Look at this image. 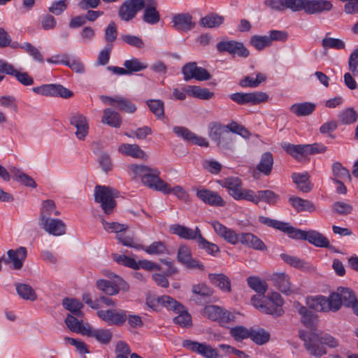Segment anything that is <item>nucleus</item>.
Here are the masks:
<instances>
[{"label": "nucleus", "instance_id": "f257e3e1", "mask_svg": "<svg viewBox=\"0 0 358 358\" xmlns=\"http://www.w3.org/2000/svg\"><path fill=\"white\" fill-rule=\"evenodd\" d=\"M131 169L136 177L141 178L142 182L151 189L163 192L164 194H174L178 199L186 200L188 194L180 186L173 188L159 178L160 171L145 165L133 164Z\"/></svg>", "mask_w": 358, "mask_h": 358}, {"label": "nucleus", "instance_id": "f03ea898", "mask_svg": "<svg viewBox=\"0 0 358 358\" xmlns=\"http://www.w3.org/2000/svg\"><path fill=\"white\" fill-rule=\"evenodd\" d=\"M286 10L292 12L304 10L308 15H315L332 10L333 4L329 0H285Z\"/></svg>", "mask_w": 358, "mask_h": 358}, {"label": "nucleus", "instance_id": "7ed1b4c3", "mask_svg": "<svg viewBox=\"0 0 358 358\" xmlns=\"http://www.w3.org/2000/svg\"><path fill=\"white\" fill-rule=\"evenodd\" d=\"M157 302L169 310H173L178 315L175 317L173 321L176 324L183 327H188L192 324V317L186 308L180 303L168 295L158 297Z\"/></svg>", "mask_w": 358, "mask_h": 358}, {"label": "nucleus", "instance_id": "20e7f679", "mask_svg": "<svg viewBox=\"0 0 358 358\" xmlns=\"http://www.w3.org/2000/svg\"><path fill=\"white\" fill-rule=\"evenodd\" d=\"M217 183L227 189L228 194L235 200L249 201L252 189L243 187V182L238 177L230 176L217 180Z\"/></svg>", "mask_w": 358, "mask_h": 358}, {"label": "nucleus", "instance_id": "39448f33", "mask_svg": "<svg viewBox=\"0 0 358 358\" xmlns=\"http://www.w3.org/2000/svg\"><path fill=\"white\" fill-rule=\"evenodd\" d=\"M117 193V191L112 187L96 185L94 188V201L100 203L106 214L110 215L116 206L115 198Z\"/></svg>", "mask_w": 358, "mask_h": 358}, {"label": "nucleus", "instance_id": "423d86ee", "mask_svg": "<svg viewBox=\"0 0 358 358\" xmlns=\"http://www.w3.org/2000/svg\"><path fill=\"white\" fill-rule=\"evenodd\" d=\"M338 296L336 294H330L328 298L322 295L308 296L306 303L308 308L320 312L338 310Z\"/></svg>", "mask_w": 358, "mask_h": 358}, {"label": "nucleus", "instance_id": "0eeeda50", "mask_svg": "<svg viewBox=\"0 0 358 358\" xmlns=\"http://www.w3.org/2000/svg\"><path fill=\"white\" fill-rule=\"evenodd\" d=\"M208 136L212 141L223 148H229L232 143V136L227 131L226 126L219 122H211L208 125Z\"/></svg>", "mask_w": 358, "mask_h": 358}, {"label": "nucleus", "instance_id": "6e6552de", "mask_svg": "<svg viewBox=\"0 0 358 358\" xmlns=\"http://www.w3.org/2000/svg\"><path fill=\"white\" fill-rule=\"evenodd\" d=\"M67 327L73 333L86 336H109L106 331L93 329L88 324L82 323L75 315L69 314L65 319Z\"/></svg>", "mask_w": 358, "mask_h": 358}, {"label": "nucleus", "instance_id": "1a4fd4ad", "mask_svg": "<svg viewBox=\"0 0 358 358\" xmlns=\"http://www.w3.org/2000/svg\"><path fill=\"white\" fill-rule=\"evenodd\" d=\"M115 280H108L101 279L96 281V287L109 296L116 295L120 290L127 292L129 289V284L122 278L117 275H114Z\"/></svg>", "mask_w": 358, "mask_h": 358}, {"label": "nucleus", "instance_id": "9d476101", "mask_svg": "<svg viewBox=\"0 0 358 358\" xmlns=\"http://www.w3.org/2000/svg\"><path fill=\"white\" fill-rule=\"evenodd\" d=\"M32 90L34 93L45 96H57L63 99H69L73 96L72 91L60 84H45L35 87Z\"/></svg>", "mask_w": 358, "mask_h": 358}, {"label": "nucleus", "instance_id": "9b49d317", "mask_svg": "<svg viewBox=\"0 0 358 358\" xmlns=\"http://www.w3.org/2000/svg\"><path fill=\"white\" fill-rule=\"evenodd\" d=\"M201 313L208 319L222 323H228L235 320V315L232 313L215 305L205 306Z\"/></svg>", "mask_w": 358, "mask_h": 358}, {"label": "nucleus", "instance_id": "f8f14e48", "mask_svg": "<svg viewBox=\"0 0 358 358\" xmlns=\"http://www.w3.org/2000/svg\"><path fill=\"white\" fill-rule=\"evenodd\" d=\"M144 2L145 0H125L118 10L120 18L125 22L131 21L143 10Z\"/></svg>", "mask_w": 358, "mask_h": 358}, {"label": "nucleus", "instance_id": "ddd939ff", "mask_svg": "<svg viewBox=\"0 0 358 358\" xmlns=\"http://www.w3.org/2000/svg\"><path fill=\"white\" fill-rule=\"evenodd\" d=\"M295 307L301 316V321L302 324L310 329L311 336H319L321 334L322 331L318 329L317 315L299 303Z\"/></svg>", "mask_w": 358, "mask_h": 358}, {"label": "nucleus", "instance_id": "4468645a", "mask_svg": "<svg viewBox=\"0 0 358 358\" xmlns=\"http://www.w3.org/2000/svg\"><path fill=\"white\" fill-rule=\"evenodd\" d=\"M229 98L240 105L247 103L256 105L267 101L268 96L262 92H255L252 93L236 92L230 94Z\"/></svg>", "mask_w": 358, "mask_h": 358}, {"label": "nucleus", "instance_id": "2eb2a0df", "mask_svg": "<svg viewBox=\"0 0 358 358\" xmlns=\"http://www.w3.org/2000/svg\"><path fill=\"white\" fill-rule=\"evenodd\" d=\"M217 50L219 52H228L232 56L238 55L241 57H248L250 51L243 43L236 41H222L217 43Z\"/></svg>", "mask_w": 358, "mask_h": 358}, {"label": "nucleus", "instance_id": "dca6fc26", "mask_svg": "<svg viewBox=\"0 0 358 358\" xmlns=\"http://www.w3.org/2000/svg\"><path fill=\"white\" fill-rule=\"evenodd\" d=\"M71 125L76 129L75 135L80 141H84L89 133V123L87 117L79 112H73L69 115Z\"/></svg>", "mask_w": 358, "mask_h": 358}, {"label": "nucleus", "instance_id": "f3484780", "mask_svg": "<svg viewBox=\"0 0 358 358\" xmlns=\"http://www.w3.org/2000/svg\"><path fill=\"white\" fill-rule=\"evenodd\" d=\"M182 347L206 358H219V354L216 348H212L206 343H201L189 339L182 341Z\"/></svg>", "mask_w": 358, "mask_h": 358}, {"label": "nucleus", "instance_id": "a211bd4d", "mask_svg": "<svg viewBox=\"0 0 358 358\" xmlns=\"http://www.w3.org/2000/svg\"><path fill=\"white\" fill-rule=\"evenodd\" d=\"M97 315L110 325L121 326L127 320V312L121 309H108L97 311Z\"/></svg>", "mask_w": 358, "mask_h": 358}, {"label": "nucleus", "instance_id": "6ab92c4d", "mask_svg": "<svg viewBox=\"0 0 358 358\" xmlns=\"http://www.w3.org/2000/svg\"><path fill=\"white\" fill-rule=\"evenodd\" d=\"M0 72L15 77L17 81L23 85L29 86L34 84V79L28 73L18 71L12 64L3 60H0Z\"/></svg>", "mask_w": 358, "mask_h": 358}, {"label": "nucleus", "instance_id": "aec40b11", "mask_svg": "<svg viewBox=\"0 0 358 358\" xmlns=\"http://www.w3.org/2000/svg\"><path fill=\"white\" fill-rule=\"evenodd\" d=\"M157 3L155 0H145L142 19L149 24H156L160 20V14L157 9Z\"/></svg>", "mask_w": 358, "mask_h": 358}, {"label": "nucleus", "instance_id": "412c9836", "mask_svg": "<svg viewBox=\"0 0 358 358\" xmlns=\"http://www.w3.org/2000/svg\"><path fill=\"white\" fill-rule=\"evenodd\" d=\"M39 225L46 232L52 236H59L66 234V224L60 219L50 218L39 222Z\"/></svg>", "mask_w": 358, "mask_h": 358}, {"label": "nucleus", "instance_id": "4be33fe9", "mask_svg": "<svg viewBox=\"0 0 358 358\" xmlns=\"http://www.w3.org/2000/svg\"><path fill=\"white\" fill-rule=\"evenodd\" d=\"M196 196L204 203L211 206L222 207L226 203L217 192L207 189H198Z\"/></svg>", "mask_w": 358, "mask_h": 358}, {"label": "nucleus", "instance_id": "5701e85b", "mask_svg": "<svg viewBox=\"0 0 358 358\" xmlns=\"http://www.w3.org/2000/svg\"><path fill=\"white\" fill-rule=\"evenodd\" d=\"M284 303V301L281 295L278 292H272L270 295L265 297L264 306L270 308L269 309L272 313H265L266 314H270L275 317L282 315L283 310L282 306Z\"/></svg>", "mask_w": 358, "mask_h": 358}, {"label": "nucleus", "instance_id": "b1692460", "mask_svg": "<svg viewBox=\"0 0 358 358\" xmlns=\"http://www.w3.org/2000/svg\"><path fill=\"white\" fill-rule=\"evenodd\" d=\"M174 133L185 141L191 142L199 146L208 147L209 143L206 138L196 136L189 129L184 127H175Z\"/></svg>", "mask_w": 358, "mask_h": 358}, {"label": "nucleus", "instance_id": "393cba45", "mask_svg": "<svg viewBox=\"0 0 358 358\" xmlns=\"http://www.w3.org/2000/svg\"><path fill=\"white\" fill-rule=\"evenodd\" d=\"M170 231L172 232V234L177 235L180 238L185 240L197 241L199 237L201 234V230L198 227H196L195 229H192L191 228L178 224L171 225Z\"/></svg>", "mask_w": 358, "mask_h": 358}, {"label": "nucleus", "instance_id": "a878e982", "mask_svg": "<svg viewBox=\"0 0 358 358\" xmlns=\"http://www.w3.org/2000/svg\"><path fill=\"white\" fill-rule=\"evenodd\" d=\"M212 226L216 234L228 243L233 245L239 243L241 234H237L234 230L227 228L217 221L213 222Z\"/></svg>", "mask_w": 358, "mask_h": 358}, {"label": "nucleus", "instance_id": "bb28decb", "mask_svg": "<svg viewBox=\"0 0 358 358\" xmlns=\"http://www.w3.org/2000/svg\"><path fill=\"white\" fill-rule=\"evenodd\" d=\"M304 341L306 349L313 356L321 357L326 354L322 337H301Z\"/></svg>", "mask_w": 358, "mask_h": 358}, {"label": "nucleus", "instance_id": "cd10ccee", "mask_svg": "<svg viewBox=\"0 0 358 358\" xmlns=\"http://www.w3.org/2000/svg\"><path fill=\"white\" fill-rule=\"evenodd\" d=\"M279 195L271 190H259L257 192L252 190L249 201L252 202L255 204H258L262 201L269 205H274L279 201Z\"/></svg>", "mask_w": 358, "mask_h": 358}, {"label": "nucleus", "instance_id": "c85d7f7f", "mask_svg": "<svg viewBox=\"0 0 358 358\" xmlns=\"http://www.w3.org/2000/svg\"><path fill=\"white\" fill-rule=\"evenodd\" d=\"M331 294H336L338 296V310L341 308L342 304L346 307L352 308L357 301L355 293L349 288L338 287L336 292H333Z\"/></svg>", "mask_w": 358, "mask_h": 358}, {"label": "nucleus", "instance_id": "c756f323", "mask_svg": "<svg viewBox=\"0 0 358 358\" xmlns=\"http://www.w3.org/2000/svg\"><path fill=\"white\" fill-rule=\"evenodd\" d=\"M271 280L274 285L283 294L289 295L294 292L290 282L289 277L285 273H276L273 274Z\"/></svg>", "mask_w": 358, "mask_h": 358}, {"label": "nucleus", "instance_id": "7c9ffc66", "mask_svg": "<svg viewBox=\"0 0 358 358\" xmlns=\"http://www.w3.org/2000/svg\"><path fill=\"white\" fill-rule=\"evenodd\" d=\"M172 22L177 30L182 31H188L195 26L192 15L187 13L175 15L172 18Z\"/></svg>", "mask_w": 358, "mask_h": 358}, {"label": "nucleus", "instance_id": "2f4dec72", "mask_svg": "<svg viewBox=\"0 0 358 358\" xmlns=\"http://www.w3.org/2000/svg\"><path fill=\"white\" fill-rule=\"evenodd\" d=\"M7 254L8 259H5V262L13 263L14 269H20L27 257V249L24 247H20L15 250H9Z\"/></svg>", "mask_w": 358, "mask_h": 358}, {"label": "nucleus", "instance_id": "473e14b6", "mask_svg": "<svg viewBox=\"0 0 358 358\" xmlns=\"http://www.w3.org/2000/svg\"><path fill=\"white\" fill-rule=\"evenodd\" d=\"M231 336H270V332L259 326H253L250 329L243 326H236L230 329Z\"/></svg>", "mask_w": 358, "mask_h": 358}, {"label": "nucleus", "instance_id": "72a5a7b5", "mask_svg": "<svg viewBox=\"0 0 358 358\" xmlns=\"http://www.w3.org/2000/svg\"><path fill=\"white\" fill-rule=\"evenodd\" d=\"M281 259L289 266L303 271H311L314 270V266L309 262L303 259L287 254H281Z\"/></svg>", "mask_w": 358, "mask_h": 358}, {"label": "nucleus", "instance_id": "f704fd0d", "mask_svg": "<svg viewBox=\"0 0 358 358\" xmlns=\"http://www.w3.org/2000/svg\"><path fill=\"white\" fill-rule=\"evenodd\" d=\"M118 152L136 159H144L147 158L146 153L137 144L122 143L119 145Z\"/></svg>", "mask_w": 358, "mask_h": 358}, {"label": "nucleus", "instance_id": "c9c22d12", "mask_svg": "<svg viewBox=\"0 0 358 358\" xmlns=\"http://www.w3.org/2000/svg\"><path fill=\"white\" fill-rule=\"evenodd\" d=\"M239 242L255 250L261 251L266 250V246L263 241L251 233H241Z\"/></svg>", "mask_w": 358, "mask_h": 358}, {"label": "nucleus", "instance_id": "e433bc0d", "mask_svg": "<svg viewBox=\"0 0 358 358\" xmlns=\"http://www.w3.org/2000/svg\"><path fill=\"white\" fill-rule=\"evenodd\" d=\"M210 282L220 288L222 292H230L231 291V280L223 273H210L208 275Z\"/></svg>", "mask_w": 358, "mask_h": 358}, {"label": "nucleus", "instance_id": "4c0bfd02", "mask_svg": "<svg viewBox=\"0 0 358 358\" xmlns=\"http://www.w3.org/2000/svg\"><path fill=\"white\" fill-rule=\"evenodd\" d=\"M292 179L298 189L303 192L308 193L313 187V185L309 180V175L307 172L303 173H294L292 174Z\"/></svg>", "mask_w": 358, "mask_h": 358}, {"label": "nucleus", "instance_id": "58836bf2", "mask_svg": "<svg viewBox=\"0 0 358 358\" xmlns=\"http://www.w3.org/2000/svg\"><path fill=\"white\" fill-rule=\"evenodd\" d=\"M305 241H308L310 243L316 247L327 248L330 247V243L327 238L322 234L315 230L306 231Z\"/></svg>", "mask_w": 358, "mask_h": 358}, {"label": "nucleus", "instance_id": "ea45409f", "mask_svg": "<svg viewBox=\"0 0 358 358\" xmlns=\"http://www.w3.org/2000/svg\"><path fill=\"white\" fill-rule=\"evenodd\" d=\"M101 122L114 128H119L122 124V117L114 110L106 108L103 111Z\"/></svg>", "mask_w": 358, "mask_h": 358}, {"label": "nucleus", "instance_id": "a19ab883", "mask_svg": "<svg viewBox=\"0 0 358 358\" xmlns=\"http://www.w3.org/2000/svg\"><path fill=\"white\" fill-rule=\"evenodd\" d=\"M62 306L66 310L72 313V315H75L77 317H83L82 309L84 306L78 299L66 297L62 301Z\"/></svg>", "mask_w": 358, "mask_h": 358}, {"label": "nucleus", "instance_id": "79ce46f5", "mask_svg": "<svg viewBox=\"0 0 358 358\" xmlns=\"http://www.w3.org/2000/svg\"><path fill=\"white\" fill-rule=\"evenodd\" d=\"M315 108L316 106L315 103L303 102L292 105L289 108V110L297 117H301L311 115Z\"/></svg>", "mask_w": 358, "mask_h": 358}, {"label": "nucleus", "instance_id": "37998d69", "mask_svg": "<svg viewBox=\"0 0 358 358\" xmlns=\"http://www.w3.org/2000/svg\"><path fill=\"white\" fill-rule=\"evenodd\" d=\"M289 201L297 212L315 210V206L310 201L292 196L289 198Z\"/></svg>", "mask_w": 358, "mask_h": 358}, {"label": "nucleus", "instance_id": "c03bdc74", "mask_svg": "<svg viewBox=\"0 0 358 358\" xmlns=\"http://www.w3.org/2000/svg\"><path fill=\"white\" fill-rule=\"evenodd\" d=\"M187 95L202 100H209L214 96V93L207 88H201L199 86L189 85L185 87Z\"/></svg>", "mask_w": 358, "mask_h": 358}, {"label": "nucleus", "instance_id": "a18cd8bd", "mask_svg": "<svg viewBox=\"0 0 358 358\" xmlns=\"http://www.w3.org/2000/svg\"><path fill=\"white\" fill-rule=\"evenodd\" d=\"M273 165V157L270 152L262 155L260 162L257 165V169L266 176L271 174Z\"/></svg>", "mask_w": 358, "mask_h": 358}, {"label": "nucleus", "instance_id": "49530a36", "mask_svg": "<svg viewBox=\"0 0 358 358\" xmlns=\"http://www.w3.org/2000/svg\"><path fill=\"white\" fill-rule=\"evenodd\" d=\"M15 289L17 294L24 300L34 301L37 299V295L34 289L27 284L15 283Z\"/></svg>", "mask_w": 358, "mask_h": 358}, {"label": "nucleus", "instance_id": "de8ad7c7", "mask_svg": "<svg viewBox=\"0 0 358 358\" xmlns=\"http://www.w3.org/2000/svg\"><path fill=\"white\" fill-rule=\"evenodd\" d=\"M10 171L13 175V178L17 181L29 187H36L37 185L34 180L29 176L23 173L20 169L16 167H12Z\"/></svg>", "mask_w": 358, "mask_h": 358}, {"label": "nucleus", "instance_id": "09e8293b", "mask_svg": "<svg viewBox=\"0 0 358 358\" xmlns=\"http://www.w3.org/2000/svg\"><path fill=\"white\" fill-rule=\"evenodd\" d=\"M123 66L127 69L128 74L143 71L148 67L146 63L141 62L136 57H132L130 59L125 60Z\"/></svg>", "mask_w": 358, "mask_h": 358}, {"label": "nucleus", "instance_id": "8fccbe9b", "mask_svg": "<svg viewBox=\"0 0 358 358\" xmlns=\"http://www.w3.org/2000/svg\"><path fill=\"white\" fill-rule=\"evenodd\" d=\"M56 205L52 200L47 199L43 201L42 207L40 211L39 222H42L48 220L52 215V211L55 210Z\"/></svg>", "mask_w": 358, "mask_h": 358}, {"label": "nucleus", "instance_id": "3c124183", "mask_svg": "<svg viewBox=\"0 0 358 358\" xmlns=\"http://www.w3.org/2000/svg\"><path fill=\"white\" fill-rule=\"evenodd\" d=\"M280 231L287 234L291 238L305 240L306 231L294 228L287 222H283Z\"/></svg>", "mask_w": 358, "mask_h": 358}, {"label": "nucleus", "instance_id": "603ef678", "mask_svg": "<svg viewBox=\"0 0 358 358\" xmlns=\"http://www.w3.org/2000/svg\"><path fill=\"white\" fill-rule=\"evenodd\" d=\"M332 172L336 178L335 179L341 180L344 182L351 181V176L349 173V171L338 162L333 164Z\"/></svg>", "mask_w": 358, "mask_h": 358}, {"label": "nucleus", "instance_id": "864d4df0", "mask_svg": "<svg viewBox=\"0 0 358 358\" xmlns=\"http://www.w3.org/2000/svg\"><path fill=\"white\" fill-rule=\"evenodd\" d=\"M247 282L248 286L258 294H264L268 289L266 282L258 277H249Z\"/></svg>", "mask_w": 358, "mask_h": 358}, {"label": "nucleus", "instance_id": "5fc2aeb1", "mask_svg": "<svg viewBox=\"0 0 358 358\" xmlns=\"http://www.w3.org/2000/svg\"><path fill=\"white\" fill-rule=\"evenodd\" d=\"M282 148L296 159L306 156L305 145H294L291 143L282 144Z\"/></svg>", "mask_w": 358, "mask_h": 358}, {"label": "nucleus", "instance_id": "6e6d98bb", "mask_svg": "<svg viewBox=\"0 0 358 358\" xmlns=\"http://www.w3.org/2000/svg\"><path fill=\"white\" fill-rule=\"evenodd\" d=\"M224 22V17L217 14H210L201 19V24L208 28L220 26Z\"/></svg>", "mask_w": 358, "mask_h": 358}, {"label": "nucleus", "instance_id": "4d7b16f0", "mask_svg": "<svg viewBox=\"0 0 358 358\" xmlns=\"http://www.w3.org/2000/svg\"><path fill=\"white\" fill-rule=\"evenodd\" d=\"M198 246L200 249L204 250L208 254L215 256L220 252L219 247L211 242L205 239L201 234L196 241Z\"/></svg>", "mask_w": 358, "mask_h": 358}, {"label": "nucleus", "instance_id": "13d9d810", "mask_svg": "<svg viewBox=\"0 0 358 358\" xmlns=\"http://www.w3.org/2000/svg\"><path fill=\"white\" fill-rule=\"evenodd\" d=\"M338 119L343 124H350L357 121V114L353 108H348L338 114Z\"/></svg>", "mask_w": 358, "mask_h": 358}, {"label": "nucleus", "instance_id": "bf43d9fd", "mask_svg": "<svg viewBox=\"0 0 358 358\" xmlns=\"http://www.w3.org/2000/svg\"><path fill=\"white\" fill-rule=\"evenodd\" d=\"M149 255H162L166 252V247L163 241H155L148 246L140 248Z\"/></svg>", "mask_w": 358, "mask_h": 358}, {"label": "nucleus", "instance_id": "052dcab7", "mask_svg": "<svg viewBox=\"0 0 358 358\" xmlns=\"http://www.w3.org/2000/svg\"><path fill=\"white\" fill-rule=\"evenodd\" d=\"M250 43L257 50H262L266 47L271 46L270 40L267 35L265 36H252L250 38Z\"/></svg>", "mask_w": 358, "mask_h": 358}, {"label": "nucleus", "instance_id": "680f3d73", "mask_svg": "<svg viewBox=\"0 0 358 358\" xmlns=\"http://www.w3.org/2000/svg\"><path fill=\"white\" fill-rule=\"evenodd\" d=\"M115 108L128 113H134L136 110V106L130 100L119 96Z\"/></svg>", "mask_w": 358, "mask_h": 358}, {"label": "nucleus", "instance_id": "e2e57ef3", "mask_svg": "<svg viewBox=\"0 0 358 358\" xmlns=\"http://www.w3.org/2000/svg\"><path fill=\"white\" fill-rule=\"evenodd\" d=\"M322 46L324 49L327 50L333 48L336 50H343L345 48L344 41L338 38L331 37H325L322 41Z\"/></svg>", "mask_w": 358, "mask_h": 358}, {"label": "nucleus", "instance_id": "0e129e2a", "mask_svg": "<svg viewBox=\"0 0 358 358\" xmlns=\"http://www.w3.org/2000/svg\"><path fill=\"white\" fill-rule=\"evenodd\" d=\"M147 105L150 111L157 117H161L164 114V102L159 99H151L147 101Z\"/></svg>", "mask_w": 358, "mask_h": 358}, {"label": "nucleus", "instance_id": "69168bd1", "mask_svg": "<svg viewBox=\"0 0 358 358\" xmlns=\"http://www.w3.org/2000/svg\"><path fill=\"white\" fill-rule=\"evenodd\" d=\"M121 39L125 43L136 48L142 49L145 48V43L143 39L139 36L131 34H122Z\"/></svg>", "mask_w": 358, "mask_h": 358}, {"label": "nucleus", "instance_id": "338daca9", "mask_svg": "<svg viewBox=\"0 0 358 358\" xmlns=\"http://www.w3.org/2000/svg\"><path fill=\"white\" fill-rule=\"evenodd\" d=\"M22 49L24 50L33 59L40 63L44 62V59L40 50L30 43H25L20 46Z\"/></svg>", "mask_w": 358, "mask_h": 358}, {"label": "nucleus", "instance_id": "774afa93", "mask_svg": "<svg viewBox=\"0 0 358 358\" xmlns=\"http://www.w3.org/2000/svg\"><path fill=\"white\" fill-rule=\"evenodd\" d=\"M333 210L341 215H347L352 213V206L343 201H336L332 205Z\"/></svg>", "mask_w": 358, "mask_h": 358}]
</instances>
